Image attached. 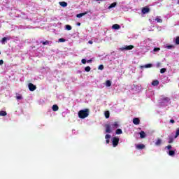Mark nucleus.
<instances>
[{
  "instance_id": "obj_1",
  "label": "nucleus",
  "mask_w": 179,
  "mask_h": 179,
  "mask_svg": "<svg viewBox=\"0 0 179 179\" xmlns=\"http://www.w3.org/2000/svg\"><path fill=\"white\" fill-rule=\"evenodd\" d=\"M78 117L82 120L87 118V117H89V109L86 108V109L80 110L78 112Z\"/></svg>"
},
{
  "instance_id": "obj_2",
  "label": "nucleus",
  "mask_w": 179,
  "mask_h": 179,
  "mask_svg": "<svg viewBox=\"0 0 179 179\" xmlns=\"http://www.w3.org/2000/svg\"><path fill=\"white\" fill-rule=\"evenodd\" d=\"M112 143L113 148H117V146H118V143H120V138L118 137H113Z\"/></svg>"
},
{
  "instance_id": "obj_3",
  "label": "nucleus",
  "mask_w": 179,
  "mask_h": 179,
  "mask_svg": "<svg viewBox=\"0 0 179 179\" xmlns=\"http://www.w3.org/2000/svg\"><path fill=\"white\" fill-rule=\"evenodd\" d=\"M121 51L134 50V45H124L120 48Z\"/></svg>"
},
{
  "instance_id": "obj_4",
  "label": "nucleus",
  "mask_w": 179,
  "mask_h": 179,
  "mask_svg": "<svg viewBox=\"0 0 179 179\" xmlns=\"http://www.w3.org/2000/svg\"><path fill=\"white\" fill-rule=\"evenodd\" d=\"M28 87H29V90H30V92H34V90H36V89H37V86L34 85V84H33V83H29L28 85Z\"/></svg>"
},
{
  "instance_id": "obj_5",
  "label": "nucleus",
  "mask_w": 179,
  "mask_h": 179,
  "mask_svg": "<svg viewBox=\"0 0 179 179\" xmlns=\"http://www.w3.org/2000/svg\"><path fill=\"white\" fill-rule=\"evenodd\" d=\"M105 128L106 134H111V132H113V131H111V126L110 124H105Z\"/></svg>"
},
{
  "instance_id": "obj_6",
  "label": "nucleus",
  "mask_w": 179,
  "mask_h": 179,
  "mask_svg": "<svg viewBox=\"0 0 179 179\" xmlns=\"http://www.w3.org/2000/svg\"><path fill=\"white\" fill-rule=\"evenodd\" d=\"M141 12L143 15H146V13H149V12H150V8L148 7H144L142 8Z\"/></svg>"
},
{
  "instance_id": "obj_7",
  "label": "nucleus",
  "mask_w": 179,
  "mask_h": 179,
  "mask_svg": "<svg viewBox=\"0 0 179 179\" xmlns=\"http://www.w3.org/2000/svg\"><path fill=\"white\" fill-rule=\"evenodd\" d=\"M133 124H134V125H139V124H141V120L139 118L135 117L133 119Z\"/></svg>"
},
{
  "instance_id": "obj_8",
  "label": "nucleus",
  "mask_w": 179,
  "mask_h": 179,
  "mask_svg": "<svg viewBox=\"0 0 179 179\" xmlns=\"http://www.w3.org/2000/svg\"><path fill=\"white\" fill-rule=\"evenodd\" d=\"M169 100H170V98L167 96H161V101H165L166 103H169Z\"/></svg>"
},
{
  "instance_id": "obj_9",
  "label": "nucleus",
  "mask_w": 179,
  "mask_h": 179,
  "mask_svg": "<svg viewBox=\"0 0 179 179\" xmlns=\"http://www.w3.org/2000/svg\"><path fill=\"white\" fill-rule=\"evenodd\" d=\"M136 149L138 150H142V149H145V145L143 144H138L136 145Z\"/></svg>"
},
{
  "instance_id": "obj_10",
  "label": "nucleus",
  "mask_w": 179,
  "mask_h": 179,
  "mask_svg": "<svg viewBox=\"0 0 179 179\" xmlns=\"http://www.w3.org/2000/svg\"><path fill=\"white\" fill-rule=\"evenodd\" d=\"M112 29H113L114 30H118L121 29V27L118 24H115L113 25Z\"/></svg>"
},
{
  "instance_id": "obj_11",
  "label": "nucleus",
  "mask_w": 179,
  "mask_h": 179,
  "mask_svg": "<svg viewBox=\"0 0 179 179\" xmlns=\"http://www.w3.org/2000/svg\"><path fill=\"white\" fill-rule=\"evenodd\" d=\"M59 3L60 6H62L63 8H66V6H68V3L65 1H60Z\"/></svg>"
},
{
  "instance_id": "obj_12",
  "label": "nucleus",
  "mask_w": 179,
  "mask_h": 179,
  "mask_svg": "<svg viewBox=\"0 0 179 179\" xmlns=\"http://www.w3.org/2000/svg\"><path fill=\"white\" fill-rule=\"evenodd\" d=\"M140 138H141V139H143V138H146V133H145V131H140Z\"/></svg>"
},
{
  "instance_id": "obj_13",
  "label": "nucleus",
  "mask_w": 179,
  "mask_h": 179,
  "mask_svg": "<svg viewBox=\"0 0 179 179\" xmlns=\"http://www.w3.org/2000/svg\"><path fill=\"white\" fill-rule=\"evenodd\" d=\"M110 138H111V135H110V134H106L105 136V139L106 140L107 144L110 143Z\"/></svg>"
},
{
  "instance_id": "obj_14",
  "label": "nucleus",
  "mask_w": 179,
  "mask_h": 179,
  "mask_svg": "<svg viewBox=\"0 0 179 179\" xmlns=\"http://www.w3.org/2000/svg\"><path fill=\"white\" fill-rule=\"evenodd\" d=\"M8 113L5 110H0V117H5Z\"/></svg>"
},
{
  "instance_id": "obj_15",
  "label": "nucleus",
  "mask_w": 179,
  "mask_h": 179,
  "mask_svg": "<svg viewBox=\"0 0 179 179\" xmlns=\"http://www.w3.org/2000/svg\"><path fill=\"white\" fill-rule=\"evenodd\" d=\"M52 110L53 111H58V110H59V107H58V105H53L52 107Z\"/></svg>"
},
{
  "instance_id": "obj_16",
  "label": "nucleus",
  "mask_w": 179,
  "mask_h": 179,
  "mask_svg": "<svg viewBox=\"0 0 179 179\" xmlns=\"http://www.w3.org/2000/svg\"><path fill=\"white\" fill-rule=\"evenodd\" d=\"M85 15H87V12L77 14L76 17L80 18L83 16H85Z\"/></svg>"
},
{
  "instance_id": "obj_17",
  "label": "nucleus",
  "mask_w": 179,
  "mask_h": 179,
  "mask_svg": "<svg viewBox=\"0 0 179 179\" xmlns=\"http://www.w3.org/2000/svg\"><path fill=\"white\" fill-rule=\"evenodd\" d=\"M162 145V139L157 138V141L155 142L156 146H160Z\"/></svg>"
},
{
  "instance_id": "obj_18",
  "label": "nucleus",
  "mask_w": 179,
  "mask_h": 179,
  "mask_svg": "<svg viewBox=\"0 0 179 179\" xmlns=\"http://www.w3.org/2000/svg\"><path fill=\"white\" fill-rule=\"evenodd\" d=\"M115 6H117V3L116 2H114V3H112L108 8V9H111L113 8H115Z\"/></svg>"
},
{
  "instance_id": "obj_19",
  "label": "nucleus",
  "mask_w": 179,
  "mask_h": 179,
  "mask_svg": "<svg viewBox=\"0 0 179 179\" xmlns=\"http://www.w3.org/2000/svg\"><path fill=\"white\" fill-rule=\"evenodd\" d=\"M152 86H159V80H155L152 83Z\"/></svg>"
},
{
  "instance_id": "obj_20",
  "label": "nucleus",
  "mask_w": 179,
  "mask_h": 179,
  "mask_svg": "<svg viewBox=\"0 0 179 179\" xmlns=\"http://www.w3.org/2000/svg\"><path fill=\"white\" fill-rule=\"evenodd\" d=\"M118 127H120L118 122H115L114 124H112V128H118Z\"/></svg>"
},
{
  "instance_id": "obj_21",
  "label": "nucleus",
  "mask_w": 179,
  "mask_h": 179,
  "mask_svg": "<svg viewBox=\"0 0 179 179\" xmlns=\"http://www.w3.org/2000/svg\"><path fill=\"white\" fill-rule=\"evenodd\" d=\"M115 134L117 135H121V134H122V130L121 129H117L115 131Z\"/></svg>"
},
{
  "instance_id": "obj_22",
  "label": "nucleus",
  "mask_w": 179,
  "mask_h": 179,
  "mask_svg": "<svg viewBox=\"0 0 179 179\" xmlns=\"http://www.w3.org/2000/svg\"><path fill=\"white\" fill-rule=\"evenodd\" d=\"M106 86H107V87H110V86H111V81L109 80H106Z\"/></svg>"
},
{
  "instance_id": "obj_23",
  "label": "nucleus",
  "mask_w": 179,
  "mask_h": 179,
  "mask_svg": "<svg viewBox=\"0 0 179 179\" xmlns=\"http://www.w3.org/2000/svg\"><path fill=\"white\" fill-rule=\"evenodd\" d=\"M174 155H176V151H174V150H170V151L169 152V156H174Z\"/></svg>"
},
{
  "instance_id": "obj_24",
  "label": "nucleus",
  "mask_w": 179,
  "mask_h": 179,
  "mask_svg": "<svg viewBox=\"0 0 179 179\" xmlns=\"http://www.w3.org/2000/svg\"><path fill=\"white\" fill-rule=\"evenodd\" d=\"M156 22H157V23H163V20H162L159 17H157L155 18Z\"/></svg>"
},
{
  "instance_id": "obj_25",
  "label": "nucleus",
  "mask_w": 179,
  "mask_h": 179,
  "mask_svg": "<svg viewBox=\"0 0 179 179\" xmlns=\"http://www.w3.org/2000/svg\"><path fill=\"white\" fill-rule=\"evenodd\" d=\"M106 118H110V112L108 110L105 112Z\"/></svg>"
},
{
  "instance_id": "obj_26",
  "label": "nucleus",
  "mask_w": 179,
  "mask_h": 179,
  "mask_svg": "<svg viewBox=\"0 0 179 179\" xmlns=\"http://www.w3.org/2000/svg\"><path fill=\"white\" fill-rule=\"evenodd\" d=\"M153 66V64H148L144 66V68H152Z\"/></svg>"
},
{
  "instance_id": "obj_27",
  "label": "nucleus",
  "mask_w": 179,
  "mask_h": 179,
  "mask_svg": "<svg viewBox=\"0 0 179 179\" xmlns=\"http://www.w3.org/2000/svg\"><path fill=\"white\" fill-rule=\"evenodd\" d=\"M173 141H174V138H173V137L169 138L168 143H173Z\"/></svg>"
},
{
  "instance_id": "obj_28",
  "label": "nucleus",
  "mask_w": 179,
  "mask_h": 179,
  "mask_svg": "<svg viewBox=\"0 0 179 179\" xmlns=\"http://www.w3.org/2000/svg\"><path fill=\"white\" fill-rule=\"evenodd\" d=\"M92 69L90 68V66H86L85 68V72H90V70H91Z\"/></svg>"
},
{
  "instance_id": "obj_29",
  "label": "nucleus",
  "mask_w": 179,
  "mask_h": 179,
  "mask_svg": "<svg viewBox=\"0 0 179 179\" xmlns=\"http://www.w3.org/2000/svg\"><path fill=\"white\" fill-rule=\"evenodd\" d=\"M7 40H8V38H6V37L2 38V39H1V43H2V44H5V42H6Z\"/></svg>"
},
{
  "instance_id": "obj_30",
  "label": "nucleus",
  "mask_w": 179,
  "mask_h": 179,
  "mask_svg": "<svg viewBox=\"0 0 179 179\" xmlns=\"http://www.w3.org/2000/svg\"><path fill=\"white\" fill-rule=\"evenodd\" d=\"M41 43H42V44H43V45H48V44H50V41H42Z\"/></svg>"
},
{
  "instance_id": "obj_31",
  "label": "nucleus",
  "mask_w": 179,
  "mask_h": 179,
  "mask_svg": "<svg viewBox=\"0 0 179 179\" xmlns=\"http://www.w3.org/2000/svg\"><path fill=\"white\" fill-rule=\"evenodd\" d=\"M66 30H72V27L69 24L66 25Z\"/></svg>"
},
{
  "instance_id": "obj_32",
  "label": "nucleus",
  "mask_w": 179,
  "mask_h": 179,
  "mask_svg": "<svg viewBox=\"0 0 179 179\" xmlns=\"http://www.w3.org/2000/svg\"><path fill=\"white\" fill-rule=\"evenodd\" d=\"M66 41V40L65 38H59V43H65Z\"/></svg>"
},
{
  "instance_id": "obj_33",
  "label": "nucleus",
  "mask_w": 179,
  "mask_h": 179,
  "mask_svg": "<svg viewBox=\"0 0 179 179\" xmlns=\"http://www.w3.org/2000/svg\"><path fill=\"white\" fill-rule=\"evenodd\" d=\"M16 99L17 100H22L23 97L22 96V95L18 94L17 96H16Z\"/></svg>"
},
{
  "instance_id": "obj_34",
  "label": "nucleus",
  "mask_w": 179,
  "mask_h": 179,
  "mask_svg": "<svg viewBox=\"0 0 179 179\" xmlns=\"http://www.w3.org/2000/svg\"><path fill=\"white\" fill-rule=\"evenodd\" d=\"M175 43H176V44L177 45H179V36H177V37L176 38V41H175Z\"/></svg>"
},
{
  "instance_id": "obj_35",
  "label": "nucleus",
  "mask_w": 179,
  "mask_h": 179,
  "mask_svg": "<svg viewBox=\"0 0 179 179\" xmlns=\"http://www.w3.org/2000/svg\"><path fill=\"white\" fill-rule=\"evenodd\" d=\"M98 69L103 71V69H104V66L103 64L99 65Z\"/></svg>"
},
{
  "instance_id": "obj_36",
  "label": "nucleus",
  "mask_w": 179,
  "mask_h": 179,
  "mask_svg": "<svg viewBox=\"0 0 179 179\" xmlns=\"http://www.w3.org/2000/svg\"><path fill=\"white\" fill-rule=\"evenodd\" d=\"M166 71V68H163L160 70V73H164Z\"/></svg>"
},
{
  "instance_id": "obj_37",
  "label": "nucleus",
  "mask_w": 179,
  "mask_h": 179,
  "mask_svg": "<svg viewBox=\"0 0 179 179\" xmlns=\"http://www.w3.org/2000/svg\"><path fill=\"white\" fill-rule=\"evenodd\" d=\"M157 51H160V48H155L153 52H157Z\"/></svg>"
},
{
  "instance_id": "obj_38",
  "label": "nucleus",
  "mask_w": 179,
  "mask_h": 179,
  "mask_svg": "<svg viewBox=\"0 0 179 179\" xmlns=\"http://www.w3.org/2000/svg\"><path fill=\"white\" fill-rule=\"evenodd\" d=\"M179 135V128L176 130V134L175 135V138H178Z\"/></svg>"
},
{
  "instance_id": "obj_39",
  "label": "nucleus",
  "mask_w": 179,
  "mask_h": 179,
  "mask_svg": "<svg viewBox=\"0 0 179 179\" xmlns=\"http://www.w3.org/2000/svg\"><path fill=\"white\" fill-rule=\"evenodd\" d=\"M81 62H82V64H86L87 61L85 59H83L81 60Z\"/></svg>"
},
{
  "instance_id": "obj_40",
  "label": "nucleus",
  "mask_w": 179,
  "mask_h": 179,
  "mask_svg": "<svg viewBox=\"0 0 179 179\" xmlns=\"http://www.w3.org/2000/svg\"><path fill=\"white\" fill-rule=\"evenodd\" d=\"M171 145H169L166 146V149H168V150H170L171 149Z\"/></svg>"
},
{
  "instance_id": "obj_41",
  "label": "nucleus",
  "mask_w": 179,
  "mask_h": 179,
  "mask_svg": "<svg viewBox=\"0 0 179 179\" xmlns=\"http://www.w3.org/2000/svg\"><path fill=\"white\" fill-rule=\"evenodd\" d=\"M174 46L173 45H169L167 46V48L170 49V48H173Z\"/></svg>"
},
{
  "instance_id": "obj_42",
  "label": "nucleus",
  "mask_w": 179,
  "mask_h": 179,
  "mask_svg": "<svg viewBox=\"0 0 179 179\" xmlns=\"http://www.w3.org/2000/svg\"><path fill=\"white\" fill-rule=\"evenodd\" d=\"M170 122H171V124H174V122H176V121H174V120L172 119L170 120Z\"/></svg>"
},
{
  "instance_id": "obj_43",
  "label": "nucleus",
  "mask_w": 179,
  "mask_h": 179,
  "mask_svg": "<svg viewBox=\"0 0 179 179\" xmlns=\"http://www.w3.org/2000/svg\"><path fill=\"white\" fill-rule=\"evenodd\" d=\"M0 65H3V60H0Z\"/></svg>"
},
{
  "instance_id": "obj_44",
  "label": "nucleus",
  "mask_w": 179,
  "mask_h": 179,
  "mask_svg": "<svg viewBox=\"0 0 179 179\" xmlns=\"http://www.w3.org/2000/svg\"><path fill=\"white\" fill-rule=\"evenodd\" d=\"M92 61H93L92 59H90V60H87V62L88 64H90V62H92Z\"/></svg>"
},
{
  "instance_id": "obj_45",
  "label": "nucleus",
  "mask_w": 179,
  "mask_h": 179,
  "mask_svg": "<svg viewBox=\"0 0 179 179\" xmlns=\"http://www.w3.org/2000/svg\"><path fill=\"white\" fill-rule=\"evenodd\" d=\"M88 43L89 44H93V41H89Z\"/></svg>"
},
{
  "instance_id": "obj_46",
  "label": "nucleus",
  "mask_w": 179,
  "mask_h": 179,
  "mask_svg": "<svg viewBox=\"0 0 179 179\" xmlns=\"http://www.w3.org/2000/svg\"><path fill=\"white\" fill-rule=\"evenodd\" d=\"M160 65H161L160 63H157V68H159V66H160Z\"/></svg>"
},
{
  "instance_id": "obj_47",
  "label": "nucleus",
  "mask_w": 179,
  "mask_h": 179,
  "mask_svg": "<svg viewBox=\"0 0 179 179\" xmlns=\"http://www.w3.org/2000/svg\"><path fill=\"white\" fill-rule=\"evenodd\" d=\"M77 26H80V22H78Z\"/></svg>"
},
{
  "instance_id": "obj_48",
  "label": "nucleus",
  "mask_w": 179,
  "mask_h": 179,
  "mask_svg": "<svg viewBox=\"0 0 179 179\" xmlns=\"http://www.w3.org/2000/svg\"><path fill=\"white\" fill-rule=\"evenodd\" d=\"M0 55H1V52H0Z\"/></svg>"
}]
</instances>
